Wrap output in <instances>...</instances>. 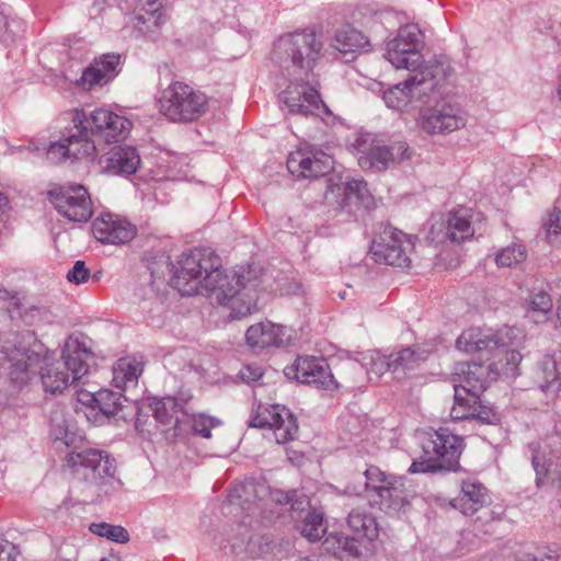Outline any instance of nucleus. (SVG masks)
Listing matches in <instances>:
<instances>
[{
    "label": "nucleus",
    "instance_id": "f257e3e1",
    "mask_svg": "<svg viewBox=\"0 0 561 561\" xmlns=\"http://www.w3.org/2000/svg\"><path fill=\"white\" fill-rule=\"evenodd\" d=\"M172 283L183 294L192 295L201 289L221 306L230 308L232 319H241L256 309V298L251 294L254 285L245 275H227L220 268V259L207 248L184 252L178 261Z\"/></svg>",
    "mask_w": 561,
    "mask_h": 561
},
{
    "label": "nucleus",
    "instance_id": "f03ea898",
    "mask_svg": "<svg viewBox=\"0 0 561 561\" xmlns=\"http://www.w3.org/2000/svg\"><path fill=\"white\" fill-rule=\"evenodd\" d=\"M323 44L310 28L287 33L274 43L272 59L289 76L317 77L316 62L322 57Z\"/></svg>",
    "mask_w": 561,
    "mask_h": 561
},
{
    "label": "nucleus",
    "instance_id": "7ed1b4c3",
    "mask_svg": "<svg viewBox=\"0 0 561 561\" xmlns=\"http://www.w3.org/2000/svg\"><path fill=\"white\" fill-rule=\"evenodd\" d=\"M422 454L413 460L410 473L457 471L462 439L447 428L424 432L420 439Z\"/></svg>",
    "mask_w": 561,
    "mask_h": 561
},
{
    "label": "nucleus",
    "instance_id": "20e7f679",
    "mask_svg": "<svg viewBox=\"0 0 561 561\" xmlns=\"http://www.w3.org/2000/svg\"><path fill=\"white\" fill-rule=\"evenodd\" d=\"M456 347L465 353H488L490 357L486 359L495 373L514 375L522 360L520 353L508 347L501 332L484 333L480 329L470 328L458 336Z\"/></svg>",
    "mask_w": 561,
    "mask_h": 561
},
{
    "label": "nucleus",
    "instance_id": "39448f33",
    "mask_svg": "<svg viewBox=\"0 0 561 561\" xmlns=\"http://www.w3.org/2000/svg\"><path fill=\"white\" fill-rule=\"evenodd\" d=\"M91 352L79 339L70 336L62 348L61 358L41 367L42 382L46 391L61 392L80 380L89 371Z\"/></svg>",
    "mask_w": 561,
    "mask_h": 561
},
{
    "label": "nucleus",
    "instance_id": "423d86ee",
    "mask_svg": "<svg viewBox=\"0 0 561 561\" xmlns=\"http://www.w3.org/2000/svg\"><path fill=\"white\" fill-rule=\"evenodd\" d=\"M207 108V95L180 81L169 84L159 99L160 113L174 123L197 121Z\"/></svg>",
    "mask_w": 561,
    "mask_h": 561
},
{
    "label": "nucleus",
    "instance_id": "0eeeda50",
    "mask_svg": "<svg viewBox=\"0 0 561 561\" xmlns=\"http://www.w3.org/2000/svg\"><path fill=\"white\" fill-rule=\"evenodd\" d=\"M71 123L95 147V137L105 142H117L125 139L131 128V122L124 116L105 108H96L90 113L75 110L70 113Z\"/></svg>",
    "mask_w": 561,
    "mask_h": 561
},
{
    "label": "nucleus",
    "instance_id": "6e6552de",
    "mask_svg": "<svg viewBox=\"0 0 561 561\" xmlns=\"http://www.w3.org/2000/svg\"><path fill=\"white\" fill-rule=\"evenodd\" d=\"M435 69L425 68L417 73L410 72L401 83L394 84L383 93V101L390 108L400 112H410L424 104L436 87L444 81Z\"/></svg>",
    "mask_w": 561,
    "mask_h": 561
},
{
    "label": "nucleus",
    "instance_id": "1a4fd4ad",
    "mask_svg": "<svg viewBox=\"0 0 561 561\" xmlns=\"http://www.w3.org/2000/svg\"><path fill=\"white\" fill-rule=\"evenodd\" d=\"M364 477V490L371 506L399 511L407 504L405 481L402 477L388 474L376 466H369Z\"/></svg>",
    "mask_w": 561,
    "mask_h": 561
},
{
    "label": "nucleus",
    "instance_id": "9d476101",
    "mask_svg": "<svg viewBox=\"0 0 561 561\" xmlns=\"http://www.w3.org/2000/svg\"><path fill=\"white\" fill-rule=\"evenodd\" d=\"M317 77L294 76L288 87L282 92L280 101L287 106L289 114L304 117H320L328 114L329 108L319 94Z\"/></svg>",
    "mask_w": 561,
    "mask_h": 561
},
{
    "label": "nucleus",
    "instance_id": "9b49d317",
    "mask_svg": "<svg viewBox=\"0 0 561 561\" xmlns=\"http://www.w3.org/2000/svg\"><path fill=\"white\" fill-rule=\"evenodd\" d=\"M325 202L339 209L374 206V196L364 180H354L340 174H331L327 179Z\"/></svg>",
    "mask_w": 561,
    "mask_h": 561
},
{
    "label": "nucleus",
    "instance_id": "f8f14e48",
    "mask_svg": "<svg viewBox=\"0 0 561 561\" xmlns=\"http://www.w3.org/2000/svg\"><path fill=\"white\" fill-rule=\"evenodd\" d=\"M66 460L78 478L96 486L108 483L114 479L116 472L115 459L111 458L107 453L98 449L70 453Z\"/></svg>",
    "mask_w": 561,
    "mask_h": 561
},
{
    "label": "nucleus",
    "instance_id": "ddd939ff",
    "mask_svg": "<svg viewBox=\"0 0 561 561\" xmlns=\"http://www.w3.org/2000/svg\"><path fill=\"white\" fill-rule=\"evenodd\" d=\"M359 153L358 164L363 170L383 171L392 163H399L410 158L407 142L397 141L386 146L367 134L356 140Z\"/></svg>",
    "mask_w": 561,
    "mask_h": 561
},
{
    "label": "nucleus",
    "instance_id": "4468645a",
    "mask_svg": "<svg viewBox=\"0 0 561 561\" xmlns=\"http://www.w3.org/2000/svg\"><path fill=\"white\" fill-rule=\"evenodd\" d=\"M385 57L396 69H407L409 72L417 73L420 70L431 68L435 69V75H440L443 79L449 78L454 72L447 58L439 57L424 61L422 53L415 50L404 41H399L398 34L387 43Z\"/></svg>",
    "mask_w": 561,
    "mask_h": 561
},
{
    "label": "nucleus",
    "instance_id": "2eb2a0df",
    "mask_svg": "<svg viewBox=\"0 0 561 561\" xmlns=\"http://www.w3.org/2000/svg\"><path fill=\"white\" fill-rule=\"evenodd\" d=\"M249 426L272 430L278 444L293 440L298 432L296 416L282 404L259 403L252 412Z\"/></svg>",
    "mask_w": 561,
    "mask_h": 561
},
{
    "label": "nucleus",
    "instance_id": "dca6fc26",
    "mask_svg": "<svg viewBox=\"0 0 561 561\" xmlns=\"http://www.w3.org/2000/svg\"><path fill=\"white\" fill-rule=\"evenodd\" d=\"M2 353L11 363L10 375L16 381H24L23 375L34 373L42 362L41 345L36 343V337L31 331L15 334L12 344L4 345Z\"/></svg>",
    "mask_w": 561,
    "mask_h": 561
},
{
    "label": "nucleus",
    "instance_id": "f3484780",
    "mask_svg": "<svg viewBox=\"0 0 561 561\" xmlns=\"http://www.w3.org/2000/svg\"><path fill=\"white\" fill-rule=\"evenodd\" d=\"M467 124L463 111L451 103H437L433 107L421 110L416 119L417 127L427 135H447Z\"/></svg>",
    "mask_w": 561,
    "mask_h": 561
},
{
    "label": "nucleus",
    "instance_id": "a211bd4d",
    "mask_svg": "<svg viewBox=\"0 0 561 561\" xmlns=\"http://www.w3.org/2000/svg\"><path fill=\"white\" fill-rule=\"evenodd\" d=\"M49 196L58 214L70 221L87 222L93 215L90 194L81 184L64 185Z\"/></svg>",
    "mask_w": 561,
    "mask_h": 561
},
{
    "label": "nucleus",
    "instance_id": "6ab92c4d",
    "mask_svg": "<svg viewBox=\"0 0 561 561\" xmlns=\"http://www.w3.org/2000/svg\"><path fill=\"white\" fill-rule=\"evenodd\" d=\"M413 249L411 236L396 228H386L380 242L373 245L371 253L377 263L405 268L411 264L410 254Z\"/></svg>",
    "mask_w": 561,
    "mask_h": 561
},
{
    "label": "nucleus",
    "instance_id": "aec40b11",
    "mask_svg": "<svg viewBox=\"0 0 561 561\" xmlns=\"http://www.w3.org/2000/svg\"><path fill=\"white\" fill-rule=\"evenodd\" d=\"M332 168V157L311 145L297 148L287 158V169L297 179H317L327 175Z\"/></svg>",
    "mask_w": 561,
    "mask_h": 561
},
{
    "label": "nucleus",
    "instance_id": "412c9836",
    "mask_svg": "<svg viewBox=\"0 0 561 561\" xmlns=\"http://www.w3.org/2000/svg\"><path fill=\"white\" fill-rule=\"evenodd\" d=\"M285 375L301 383L314 385L325 390H334L339 386L323 358L298 356L291 366L285 368Z\"/></svg>",
    "mask_w": 561,
    "mask_h": 561
},
{
    "label": "nucleus",
    "instance_id": "4be33fe9",
    "mask_svg": "<svg viewBox=\"0 0 561 561\" xmlns=\"http://www.w3.org/2000/svg\"><path fill=\"white\" fill-rule=\"evenodd\" d=\"M81 131L75 128V124L66 128L64 139L50 144L47 149V159L53 163H60L67 159H93L96 154V147L88 139L82 138Z\"/></svg>",
    "mask_w": 561,
    "mask_h": 561
},
{
    "label": "nucleus",
    "instance_id": "5701e85b",
    "mask_svg": "<svg viewBox=\"0 0 561 561\" xmlns=\"http://www.w3.org/2000/svg\"><path fill=\"white\" fill-rule=\"evenodd\" d=\"M480 396L456 388L450 417L454 421L477 420L483 424L497 423L500 421L499 413L492 407L484 405Z\"/></svg>",
    "mask_w": 561,
    "mask_h": 561
},
{
    "label": "nucleus",
    "instance_id": "b1692460",
    "mask_svg": "<svg viewBox=\"0 0 561 561\" xmlns=\"http://www.w3.org/2000/svg\"><path fill=\"white\" fill-rule=\"evenodd\" d=\"M454 389L461 388L471 393L481 394L488 387L489 380L496 379L502 373H495L488 365L476 362L458 363L454 370ZM503 375H506L503 373Z\"/></svg>",
    "mask_w": 561,
    "mask_h": 561
},
{
    "label": "nucleus",
    "instance_id": "393cba45",
    "mask_svg": "<svg viewBox=\"0 0 561 561\" xmlns=\"http://www.w3.org/2000/svg\"><path fill=\"white\" fill-rule=\"evenodd\" d=\"M92 233L102 243L122 244L136 236V228L116 215L102 214L92 222Z\"/></svg>",
    "mask_w": 561,
    "mask_h": 561
},
{
    "label": "nucleus",
    "instance_id": "a878e982",
    "mask_svg": "<svg viewBox=\"0 0 561 561\" xmlns=\"http://www.w3.org/2000/svg\"><path fill=\"white\" fill-rule=\"evenodd\" d=\"M291 339L290 330L270 321L251 325L245 332L247 344L253 350L282 347Z\"/></svg>",
    "mask_w": 561,
    "mask_h": 561
},
{
    "label": "nucleus",
    "instance_id": "bb28decb",
    "mask_svg": "<svg viewBox=\"0 0 561 561\" xmlns=\"http://www.w3.org/2000/svg\"><path fill=\"white\" fill-rule=\"evenodd\" d=\"M122 56L119 54H103L84 69L81 76V84L90 90L95 85H104L112 81L121 71Z\"/></svg>",
    "mask_w": 561,
    "mask_h": 561
},
{
    "label": "nucleus",
    "instance_id": "cd10ccee",
    "mask_svg": "<svg viewBox=\"0 0 561 561\" xmlns=\"http://www.w3.org/2000/svg\"><path fill=\"white\" fill-rule=\"evenodd\" d=\"M490 502L486 488L477 478H468L462 480L460 494L450 504L463 515L471 516Z\"/></svg>",
    "mask_w": 561,
    "mask_h": 561
},
{
    "label": "nucleus",
    "instance_id": "c85d7f7f",
    "mask_svg": "<svg viewBox=\"0 0 561 561\" xmlns=\"http://www.w3.org/2000/svg\"><path fill=\"white\" fill-rule=\"evenodd\" d=\"M140 162V156L133 146L114 147L100 160L105 172L123 176L136 173Z\"/></svg>",
    "mask_w": 561,
    "mask_h": 561
},
{
    "label": "nucleus",
    "instance_id": "c756f323",
    "mask_svg": "<svg viewBox=\"0 0 561 561\" xmlns=\"http://www.w3.org/2000/svg\"><path fill=\"white\" fill-rule=\"evenodd\" d=\"M150 409L154 419L164 426L165 433L173 430V436H178L182 432V424L185 423L187 413L176 399L172 397L154 398L150 403Z\"/></svg>",
    "mask_w": 561,
    "mask_h": 561
},
{
    "label": "nucleus",
    "instance_id": "7c9ffc66",
    "mask_svg": "<svg viewBox=\"0 0 561 561\" xmlns=\"http://www.w3.org/2000/svg\"><path fill=\"white\" fill-rule=\"evenodd\" d=\"M535 380L545 392L561 390V350L542 356L535 369Z\"/></svg>",
    "mask_w": 561,
    "mask_h": 561
},
{
    "label": "nucleus",
    "instance_id": "2f4dec72",
    "mask_svg": "<svg viewBox=\"0 0 561 561\" xmlns=\"http://www.w3.org/2000/svg\"><path fill=\"white\" fill-rule=\"evenodd\" d=\"M433 347L430 344H414L391 353L392 373H408L424 363Z\"/></svg>",
    "mask_w": 561,
    "mask_h": 561
},
{
    "label": "nucleus",
    "instance_id": "473e14b6",
    "mask_svg": "<svg viewBox=\"0 0 561 561\" xmlns=\"http://www.w3.org/2000/svg\"><path fill=\"white\" fill-rule=\"evenodd\" d=\"M472 210L458 208L448 213L445 237L454 243H461L470 239L474 231L471 226Z\"/></svg>",
    "mask_w": 561,
    "mask_h": 561
},
{
    "label": "nucleus",
    "instance_id": "72a5a7b5",
    "mask_svg": "<svg viewBox=\"0 0 561 561\" xmlns=\"http://www.w3.org/2000/svg\"><path fill=\"white\" fill-rule=\"evenodd\" d=\"M135 27L142 33H153L163 22L161 0H138Z\"/></svg>",
    "mask_w": 561,
    "mask_h": 561
},
{
    "label": "nucleus",
    "instance_id": "f704fd0d",
    "mask_svg": "<svg viewBox=\"0 0 561 561\" xmlns=\"http://www.w3.org/2000/svg\"><path fill=\"white\" fill-rule=\"evenodd\" d=\"M347 525L358 538L373 541L378 537L379 529L376 518L364 510L351 511L347 516Z\"/></svg>",
    "mask_w": 561,
    "mask_h": 561
},
{
    "label": "nucleus",
    "instance_id": "c9c22d12",
    "mask_svg": "<svg viewBox=\"0 0 561 561\" xmlns=\"http://www.w3.org/2000/svg\"><path fill=\"white\" fill-rule=\"evenodd\" d=\"M141 371V364L136 359L119 358L113 367V383L121 390L136 386Z\"/></svg>",
    "mask_w": 561,
    "mask_h": 561
},
{
    "label": "nucleus",
    "instance_id": "e433bc0d",
    "mask_svg": "<svg viewBox=\"0 0 561 561\" xmlns=\"http://www.w3.org/2000/svg\"><path fill=\"white\" fill-rule=\"evenodd\" d=\"M89 396L93 403L92 409L98 410L106 419L116 415L123 409V402L126 400L121 392L110 389H101Z\"/></svg>",
    "mask_w": 561,
    "mask_h": 561
},
{
    "label": "nucleus",
    "instance_id": "4c0bfd02",
    "mask_svg": "<svg viewBox=\"0 0 561 561\" xmlns=\"http://www.w3.org/2000/svg\"><path fill=\"white\" fill-rule=\"evenodd\" d=\"M367 41L360 32L351 27H344L335 32L331 46L346 56L347 54L357 51L364 47Z\"/></svg>",
    "mask_w": 561,
    "mask_h": 561
},
{
    "label": "nucleus",
    "instance_id": "58836bf2",
    "mask_svg": "<svg viewBox=\"0 0 561 561\" xmlns=\"http://www.w3.org/2000/svg\"><path fill=\"white\" fill-rule=\"evenodd\" d=\"M265 488L253 481L234 484L228 494L230 504L241 506L243 510H250V505L255 499H261L260 492H264Z\"/></svg>",
    "mask_w": 561,
    "mask_h": 561
},
{
    "label": "nucleus",
    "instance_id": "ea45409f",
    "mask_svg": "<svg viewBox=\"0 0 561 561\" xmlns=\"http://www.w3.org/2000/svg\"><path fill=\"white\" fill-rule=\"evenodd\" d=\"M527 257L526 248L520 243H512L501 249L495 255L499 267H513L523 263Z\"/></svg>",
    "mask_w": 561,
    "mask_h": 561
},
{
    "label": "nucleus",
    "instance_id": "a19ab883",
    "mask_svg": "<svg viewBox=\"0 0 561 561\" xmlns=\"http://www.w3.org/2000/svg\"><path fill=\"white\" fill-rule=\"evenodd\" d=\"M298 529L300 534L308 540H320L325 533L322 514L314 511L309 512L299 524Z\"/></svg>",
    "mask_w": 561,
    "mask_h": 561
},
{
    "label": "nucleus",
    "instance_id": "79ce46f5",
    "mask_svg": "<svg viewBox=\"0 0 561 561\" xmlns=\"http://www.w3.org/2000/svg\"><path fill=\"white\" fill-rule=\"evenodd\" d=\"M89 529L92 534L100 537H105L114 542L125 543L129 540L128 531L118 525H111L107 523H92Z\"/></svg>",
    "mask_w": 561,
    "mask_h": 561
},
{
    "label": "nucleus",
    "instance_id": "37998d69",
    "mask_svg": "<svg viewBox=\"0 0 561 561\" xmlns=\"http://www.w3.org/2000/svg\"><path fill=\"white\" fill-rule=\"evenodd\" d=\"M529 448L531 449V463L536 472V484L537 486L545 485L548 482L551 461L539 451L538 444L533 443L529 445Z\"/></svg>",
    "mask_w": 561,
    "mask_h": 561
},
{
    "label": "nucleus",
    "instance_id": "c03bdc74",
    "mask_svg": "<svg viewBox=\"0 0 561 561\" xmlns=\"http://www.w3.org/2000/svg\"><path fill=\"white\" fill-rule=\"evenodd\" d=\"M147 262L152 277H163L167 274H172V278H174L176 266L165 252H158L153 256L148 257Z\"/></svg>",
    "mask_w": 561,
    "mask_h": 561
},
{
    "label": "nucleus",
    "instance_id": "a18cd8bd",
    "mask_svg": "<svg viewBox=\"0 0 561 561\" xmlns=\"http://www.w3.org/2000/svg\"><path fill=\"white\" fill-rule=\"evenodd\" d=\"M527 304L528 312L538 313L542 317L550 313L553 308L551 296L543 289L533 291L528 297Z\"/></svg>",
    "mask_w": 561,
    "mask_h": 561
},
{
    "label": "nucleus",
    "instance_id": "49530a36",
    "mask_svg": "<svg viewBox=\"0 0 561 561\" xmlns=\"http://www.w3.org/2000/svg\"><path fill=\"white\" fill-rule=\"evenodd\" d=\"M185 422H190L192 424L193 432L204 438H210L211 428L218 426L220 423L218 420L203 413L192 415L187 414V416H185Z\"/></svg>",
    "mask_w": 561,
    "mask_h": 561
},
{
    "label": "nucleus",
    "instance_id": "de8ad7c7",
    "mask_svg": "<svg viewBox=\"0 0 561 561\" xmlns=\"http://www.w3.org/2000/svg\"><path fill=\"white\" fill-rule=\"evenodd\" d=\"M399 41L411 45L415 50L421 51L424 46V35L416 24H407L398 31Z\"/></svg>",
    "mask_w": 561,
    "mask_h": 561
},
{
    "label": "nucleus",
    "instance_id": "09e8293b",
    "mask_svg": "<svg viewBox=\"0 0 561 561\" xmlns=\"http://www.w3.org/2000/svg\"><path fill=\"white\" fill-rule=\"evenodd\" d=\"M365 359H369L370 367L367 370L375 375H382L388 370L392 371L391 355L386 356L378 352L369 351Z\"/></svg>",
    "mask_w": 561,
    "mask_h": 561
},
{
    "label": "nucleus",
    "instance_id": "8fccbe9b",
    "mask_svg": "<svg viewBox=\"0 0 561 561\" xmlns=\"http://www.w3.org/2000/svg\"><path fill=\"white\" fill-rule=\"evenodd\" d=\"M547 236H559L561 233V210L557 207H553L548 213V218L543 224Z\"/></svg>",
    "mask_w": 561,
    "mask_h": 561
},
{
    "label": "nucleus",
    "instance_id": "3c124183",
    "mask_svg": "<svg viewBox=\"0 0 561 561\" xmlns=\"http://www.w3.org/2000/svg\"><path fill=\"white\" fill-rule=\"evenodd\" d=\"M90 277V271L83 261H77L67 274V279L75 284L85 283Z\"/></svg>",
    "mask_w": 561,
    "mask_h": 561
},
{
    "label": "nucleus",
    "instance_id": "603ef678",
    "mask_svg": "<svg viewBox=\"0 0 561 561\" xmlns=\"http://www.w3.org/2000/svg\"><path fill=\"white\" fill-rule=\"evenodd\" d=\"M360 538L341 536L337 539L339 547L351 557L358 558L362 554L358 540Z\"/></svg>",
    "mask_w": 561,
    "mask_h": 561
},
{
    "label": "nucleus",
    "instance_id": "864d4df0",
    "mask_svg": "<svg viewBox=\"0 0 561 561\" xmlns=\"http://www.w3.org/2000/svg\"><path fill=\"white\" fill-rule=\"evenodd\" d=\"M263 373L260 367L245 365L239 370V377L244 382H253L262 377Z\"/></svg>",
    "mask_w": 561,
    "mask_h": 561
},
{
    "label": "nucleus",
    "instance_id": "5fc2aeb1",
    "mask_svg": "<svg viewBox=\"0 0 561 561\" xmlns=\"http://www.w3.org/2000/svg\"><path fill=\"white\" fill-rule=\"evenodd\" d=\"M13 550L8 541H0V561H15Z\"/></svg>",
    "mask_w": 561,
    "mask_h": 561
},
{
    "label": "nucleus",
    "instance_id": "6e6d98bb",
    "mask_svg": "<svg viewBox=\"0 0 561 561\" xmlns=\"http://www.w3.org/2000/svg\"><path fill=\"white\" fill-rule=\"evenodd\" d=\"M8 26H9V24H8V20L5 18V15L2 12H0V41L1 42L12 41V36L9 34Z\"/></svg>",
    "mask_w": 561,
    "mask_h": 561
},
{
    "label": "nucleus",
    "instance_id": "4d7b16f0",
    "mask_svg": "<svg viewBox=\"0 0 561 561\" xmlns=\"http://www.w3.org/2000/svg\"><path fill=\"white\" fill-rule=\"evenodd\" d=\"M557 317H558V321L560 322V325H561V298L559 299L558 305H557Z\"/></svg>",
    "mask_w": 561,
    "mask_h": 561
},
{
    "label": "nucleus",
    "instance_id": "13d9d810",
    "mask_svg": "<svg viewBox=\"0 0 561 561\" xmlns=\"http://www.w3.org/2000/svg\"><path fill=\"white\" fill-rule=\"evenodd\" d=\"M557 92H558V98H559V100L561 102V73H560V77H559V84H558Z\"/></svg>",
    "mask_w": 561,
    "mask_h": 561
},
{
    "label": "nucleus",
    "instance_id": "bf43d9fd",
    "mask_svg": "<svg viewBox=\"0 0 561 561\" xmlns=\"http://www.w3.org/2000/svg\"><path fill=\"white\" fill-rule=\"evenodd\" d=\"M347 489H348V490H350V492H352V493L360 494V491H357L355 488H354V489H351V486H347Z\"/></svg>",
    "mask_w": 561,
    "mask_h": 561
}]
</instances>
